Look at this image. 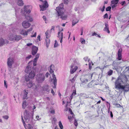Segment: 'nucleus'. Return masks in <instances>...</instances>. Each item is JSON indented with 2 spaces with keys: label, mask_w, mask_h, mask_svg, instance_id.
<instances>
[{
  "label": "nucleus",
  "mask_w": 129,
  "mask_h": 129,
  "mask_svg": "<svg viewBox=\"0 0 129 129\" xmlns=\"http://www.w3.org/2000/svg\"><path fill=\"white\" fill-rule=\"evenodd\" d=\"M35 73L33 71H31V72L29 73V78L31 79H32L35 76Z\"/></svg>",
  "instance_id": "dca6fc26"
},
{
  "label": "nucleus",
  "mask_w": 129,
  "mask_h": 129,
  "mask_svg": "<svg viewBox=\"0 0 129 129\" xmlns=\"http://www.w3.org/2000/svg\"><path fill=\"white\" fill-rule=\"evenodd\" d=\"M108 18V14L107 13L105 14L104 16V18L105 19V18Z\"/></svg>",
  "instance_id": "a18cd8bd"
},
{
  "label": "nucleus",
  "mask_w": 129,
  "mask_h": 129,
  "mask_svg": "<svg viewBox=\"0 0 129 129\" xmlns=\"http://www.w3.org/2000/svg\"><path fill=\"white\" fill-rule=\"evenodd\" d=\"M72 117L71 116H68V119L70 120L71 119H72V118H74V116L73 115H72Z\"/></svg>",
  "instance_id": "3c124183"
},
{
  "label": "nucleus",
  "mask_w": 129,
  "mask_h": 129,
  "mask_svg": "<svg viewBox=\"0 0 129 129\" xmlns=\"http://www.w3.org/2000/svg\"><path fill=\"white\" fill-rule=\"evenodd\" d=\"M80 80L81 82V85L82 84H84L88 82V80L84 78L83 77H82L80 78Z\"/></svg>",
  "instance_id": "4468645a"
},
{
  "label": "nucleus",
  "mask_w": 129,
  "mask_h": 129,
  "mask_svg": "<svg viewBox=\"0 0 129 129\" xmlns=\"http://www.w3.org/2000/svg\"><path fill=\"white\" fill-rule=\"evenodd\" d=\"M25 17L27 20H28L30 22H32L33 20V18H32V17L30 16H29V15H25Z\"/></svg>",
  "instance_id": "aec40b11"
},
{
  "label": "nucleus",
  "mask_w": 129,
  "mask_h": 129,
  "mask_svg": "<svg viewBox=\"0 0 129 129\" xmlns=\"http://www.w3.org/2000/svg\"><path fill=\"white\" fill-rule=\"evenodd\" d=\"M83 59H84L85 61H86L87 60L88 61V62H89V61L90 60V59L89 58H88V57H84Z\"/></svg>",
  "instance_id": "4c0bfd02"
},
{
  "label": "nucleus",
  "mask_w": 129,
  "mask_h": 129,
  "mask_svg": "<svg viewBox=\"0 0 129 129\" xmlns=\"http://www.w3.org/2000/svg\"><path fill=\"white\" fill-rule=\"evenodd\" d=\"M119 1V0H113L111 1V4L117 5Z\"/></svg>",
  "instance_id": "cd10ccee"
},
{
  "label": "nucleus",
  "mask_w": 129,
  "mask_h": 129,
  "mask_svg": "<svg viewBox=\"0 0 129 129\" xmlns=\"http://www.w3.org/2000/svg\"><path fill=\"white\" fill-rule=\"evenodd\" d=\"M25 30H21V31L20 33V34L22 35H23L24 34V33L25 32Z\"/></svg>",
  "instance_id": "13d9d810"
},
{
  "label": "nucleus",
  "mask_w": 129,
  "mask_h": 129,
  "mask_svg": "<svg viewBox=\"0 0 129 129\" xmlns=\"http://www.w3.org/2000/svg\"><path fill=\"white\" fill-rule=\"evenodd\" d=\"M40 35L38 36L37 37V39H38L39 40V41H40Z\"/></svg>",
  "instance_id": "69168bd1"
},
{
  "label": "nucleus",
  "mask_w": 129,
  "mask_h": 129,
  "mask_svg": "<svg viewBox=\"0 0 129 129\" xmlns=\"http://www.w3.org/2000/svg\"><path fill=\"white\" fill-rule=\"evenodd\" d=\"M5 44L4 40L2 38H0V46H3Z\"/></svg>",
  "instance_id": "b1692460"
},
{
  "label": "nucleus",
  "mask_w": 129,
  "mask_h": 129,
  "mask_svg": "<svg viewBox=\"0 0 129 129\" xmlns=\"http://www.w3.org/2000/svg\"><path fill=\"white\" fill-rule=\"evenodd\" d=\"M27 85L28 87L30 88L33 86L34 84L32 83V81H29L26 82Z\"/></svg>",
  "instance_id": "6ab92c4d"
},
{
  "label": "nucleus",
  "mask_w": 129,
  "mask_h": 129,
  "mask_svg": "<svg viewBox=\"0 0 129 129\" xmlns=\"http://www.w3.org/2000/svg\"><path fill=\"white\" fill-rule=\"evenodd\" d=\"M30 6H24V11L26 12L27 13L29 14L31 12V10L29 9V7H30Z\"/></svg>",
  "instance_id": "ddd939ff"
},
{
  "label": "nucleus",
  "mask_w": 129,
  "mask_h": 129,
  "mask_svg": "<svg viewBox=\"0 0 129 129\" xmlns=\"http://www.w3.org/2000/svg\"><path fill=\"white\" fill-rule=\"evenodd\" d=\"M69 113L71 114L72 115H74L72 111L71 110V109L70 108H69Z\"/></svg>",
  "instance_id": "37998d69"
},
{
  "label": "nucleus",
  "mask_w": 129,
  "mask_h": 129,
  "mask_svg": "<svg viewBox=\"0 0 129 129\" xmlns=\"http://www.w3.org/2000/svg\"><path fill=\"white\" fill-rule=\"evenodd\" d=\"M16 2L19 6H22L23 5V3L22 0H16Z\"/></svg>",
  "instance_id": "412c9836"
},
{
  "label": "nucleus",
  "mask_w": 129,
  "mask_h": 129,
  "mask_svg": "<svg viewBox=\"0 0 129 129\" xmlns=\"http://www.w3.org/2000/svg\"><path fill=\"white\" fill-rule=\"evenodd\" d=\"M54 66L51 64L50 66L49 72L50 73L52 74L53 79V83L54 86H53V88H56L57 85V80L55 77V75L54 74V71L52 70L53 67H54Z\"/></svg>",
  "instance_id": "7ed1b4c3"
},
{
  "label": "nucleus",
  "mask_w": 129,
  "mask_h": 129,
  "mask_svg": "<svg viewBox=\"0 0 129 129\" xmlns=\"http://www.w3.org/2000/svg\"><path fill=\"white\" fill-rule=\"evenodd\" d=\"M113 9L114 8H115L116 6V5L115 4H112L111 5Z\"/></svg>",
  "instance_id": "8fccbe9b"
},
{
  "label": "nucleus",
  "mask_w": 129,
  "mask_h": 129,
  "mask_svg": "<svg viewBox=\"0 0 129 129\" xmlns=\"http://www.w3.org/2000/svg\"><path fill=\"white\" fill-rule=\"evenodd\" d=\"M76 94V91L75 90H74L73 92L72 95L71 96V98H72V97H73V95H75Z\"/></svg>",
  "instance_id": "79ce46f5"
},
{
  "label": "nucleus",
  "mask_w": 129,
  "mask_h": 129,
  "mask_svg": "<svg viewBox=\"0 0 129 129\" xmlns=\"http://www.w3.org/2000/svg\"><path fill=\"white\" fill-rule=\"evenodd\" d=\"M105 7L104 5L103 7L101 6L99 8V9L102 12H103L104 11L105 9Z\"/></svg>",
  "instance_id": "c85d7f7f"
},
{
  "label": "nucleus",
  "mask_w": 129,
  "mask_h": 129,
  "mask_svg": "<svg viewBox=\"0 0 129 129\" xmlns=\"http://www.w3.org/2000/svg\"><path fill=\"white\" fill-rule=\"evenodd\" d=\"M113 73V71L112 70H110L107 73V75L109 76H111L112 74Z\"/></svg>",
  "instance_id": "473e14b6"
},
{
  "label": "nucleus",
  "mask_w": 129,
  "mask_h": 129,
  "mask_svg": "<svg viewBox=\"0 0 129 129\" xmlns=\"http://www.w3.org/2000/svg\"><path fill=\"white\" fill-rule=\"evenodd\" d=\"M44 90L46 91L47 92H49L50 91V90L49 89V87L47 86H45L44 88Z\"/></svg>",
  "instance_id": "c756f323"
},
{
  "label": "nucleus",
  "mask_w": 129,
  "mask_h": 129,
  "mask_svg": "<svg viewBox=\"0 0 129 129\" xmlns=\"http://www.w3.org/2000/svg\"><path fill=\"white\" fill-rule=\"evenodd\" d=\"M80 42L82 44H84L85 43V40L82 38H81L80 39Z\"/></svg>",
  "instance_id": "7c9ffc66"
},
{
  "label": "nucleus",
  "mask_w": 129,
  "mask_h": 129,
  "mask_svg": "<svg viewBox=\"0 0 129 129\" xmlns=\"http://www.w3.org/2000/svg\"><path fill=\"white\" fill-rule=\"evenodd\" d=\"M111 9V7L110 6H109L108 7H107L106 8V11H110Z\"/></svg>",
  "instance_id": "ea45409f"
},
{
  "label": "nucleus",
  "mask_w": 129,
  "mask_h": 129,
  "mask_svg": "<svg viewBox=\"0 0 129 129\" xmlns=\"http://www.w3.org/2000/svg\"><path fill=\"white\" fill-rule=\"evenodd\" d=\"M59 126L61 129H63V127L61 121H60L59 122Z\"/></svg>",
  "instance_id": "72a5a7b5"
},
{
  "label": "nucleus",
  "mask_w": 129,
  "mask_h": 129,
  "mask_svg": "<svg viewBox=\"0 0 129 129\" xmlns=\"http://www.w3.org/2000/svg\"><path fill=\"white\" fill-rule=\"evenodd\" d=\"M23 35L24 36L27 35V32L26 31H25Z\"/></svg>",
  "instance_id": "4d7b16f0"
},
{
  "label": "nucleus",
  "mask_w": 129,
  "mask_h": 129,
  "mask_svg": "<svg viewBox=\"0 0 129 129\" xmlns=\"http://www.w3.org/2000/svg\"><path fill=\"white\" fill-rule=\"evenodd\" d=\"M105 26L104 29V30L107 32L108 33H109L110 32L109 30V27L108 25L106 23H105Z\"/></svg>",
  "instance_id": "f3484780"
},
{
  "label": "nucleus",
  "mask_w": 129,
  "mask_h": 129,
  "mask_svg": "<svg viewBox=\"0 0 129 129\" xmlns=\"http://www.w3.org/2000/svg\"><path fill=\"white\" fill-rule=\"evenodd\" d=\"M4 86L7 88V86L5 80H4Z\"/></svg>",
  "instance_id": "5fc2aeb1"
},
{
  "label": "nucleus",
  "mask_w": 129,
  "mask_h": 129,
  "mask_svg": "<svg viewBox=\"0 0 129 129\" xmlns=\"http://www.w3.org/2000/svg\"><path fill=\"white\" fill-rule=\"evenodd\" d=\"M113 69H114L116 70L117 71H119V70H118V69H119V70H121L122 69L121 67H116L114 66V67L113 68Z\"/></svg>",
  "instance_id": "a878e982"
},
{
  "label": "nucleus",
  "mask_w": 129,
  "mask_h": 129,
  "mask_svg": "<svg viewBox=\"0 0 129 129\" xmlns=\"http://www.w3.org/2000/svg\"><path fill=\"white\" fill-rule=\"evenodd\" d=\"M122 49L120 48L119 49L118 52L117 54L118 57L117 59L119 60H120L122 58Z\"/></svg>",
  "instance_id": "9d476101"
},
{
  "label": "nucleus",
  "mask_w": 129,
  "mask_h": 129,
  "mask_svg": "<svg viewBox=\"0 0 129 129\" xmlns=\"http://www.w3.org/2000/svg\"><path fill=\"white\" fill-rule=\"evenodd\" d=\"M40 54L37 53L36 55L35 58H34V60L33 61V64L34 66H36L37 64V61L39 57Z\"/></svg>",
  "instance_id": "9b49d317"
},
{
  "label": "nucleus",
  "mask_w": 129,
  "mask_h": 129,
  "mask_svg": "<svg viewBox=\"0 0 129 129\" xmlns=\"http://www.w3.org/2000/svg\"><path fill=\"white\" fill-rule=\"evenodd\" d=\"M39 118V116H37L36 117V119H37V120H40V119H41L40 118L39 119H38Z\"/></svg>",
  "instance_id": "0e129e2a"
},
{
  "label": "nucleus",
  "mask_w": 129,
  "mask_h": 129,
  "mask_svg": "<svg viewBox=\"0 0 129 129\" xmlns=\"http://www.w3.org/2000/svg\"><path fill=\"white\" fill-rule=\"evenodd\" d=\"M58 36L57 37L58 38L59 37L60 38H61L60 42L61 43L62 42V39L63 38V33H61L60 32H58Z\"/></svg>",
  "instance_id": "2eb2a0df"
},
{
  "label": "nucleus",
  "mask_w": 129,
  "mask_h": 129,
  "mask_svg": "<svg viewBox=\"0 0 129 129\" xmlns=\"http://www.w3.org/2000/svg\"><path fill=\"white\" fill-rule=\"evenodd\" d=\"M71 69L70 70V73L71 74H73L78 69V67L77 66H75L74 67V66L73 65H71Z\"/></svg>",
  "instance_id": "f8f14e48"
},
{
  "label": "nucleus",
  "mask_w": 129,
  "mask_h": 129,
  "mask_svg": "<svg viewBox=\"0 0 129 129\" xmlns=\"http://www.w3.org/2000/svg\"><path fill=\"white\" fill-rule=\"evenodd\" d=\"M26 91L25 90L24 91V95H23V99H27L28 98V97L27 96L28 94V90H27Z\"/></svg>",
  "instance_id": "4be33fe9"
},
{
  "label": "nucleus",
  "mask_w": 129,
  "mask_h": 129,
  "mask_svg": "<svg viewBox=\"0 0 129 129\" xmlns=\"http://www.w3.org/2000/svg\"><path fill=\"white\" fill-rule=\"evenodd\" d=\"M33 29V28L32 27L30 28H29V29H28L27 32H28L30 31H31Z\"/></svg>",
  "instance_id": "bf43d9fd"
},
{
  "label": "nucleus",
  "mask_w": 129,
  "mask_h": 129,
  "mask_svg": "<svg viewBox=\"0 0 129 129\" xmlns=\"http://www.w3.org/2000/svg\"><path fill=\"white\" fill-rule=\"evenodd\" d=\"M64 3L65 4H67L68 2V0H64Z\"/></svg>",
  "instance_id": "603ef678"
},
{
  "label": "nucleus",
  "mask_w": 129,
  "mask_h": 129,
  "mask_svg": "<svg viewBox=\"0 0 129 129\" xmlns=\"http://www.w3.org/2000/svg\"><path fill=\"white\" fill-rule=\"evenodd\" d=\"M74 124L76 126L78 125V123H77V121L75 119V121H74Z\"/></svg>",
  "instance_id": "09e8293b"
},
{
  "label": "nucleus",
  "mask_w": 129,
  "mask_h": 129,
  "mask_svg": "<svg viewBox=\"0 0 129 129\" xmlns=\"http://www.w3.org/2000/svg\"><path fill=\"white\" fill-rule=\"evenodd\" d=\"M92 82H91L89 83L87 85V87L88 88H91L92 86Z\"/></svg>",
  "instance_id": "f704fd0d"
},
{
  "label": "nucleus",
  "mask_w": 129,
  "mask_h": 129,
  "mask_svg": "<svg viewBox=\"0 0 129 129\" xmlns=\"http://www.w3.org/2000/svg\"><path fill=\"white\" fill-rule=\"evenodd\" d=\"M21 119H22V121L23 122V125L25 126V122L24 121V120L23 119V117L22 116H21Z\"/></svg>",
  "instance_id": "de8ad7c7"
},
{
  "label": "nucleus",
  "mask_w": 129,
  "mask_h": 129,
  "mask_svg": "<svg viewBox=\"0 0 129 129\" xmlns=\"http://www.w3.org/2000/svg\"><path fill=\"white\" fill-rule=\"evenodd\" d=\"M31 71H32L31 70V68L29 66H27L25 70V72L27 73H29Z\"/></svg>",
  "instance_id": "a211bd4d"
},
{
  "label": "nucleus",
  "mask_w": 129,
  "mask_h": 129,
  "mask_svg": "<svg viewBox=\"0 0 129 129\" xmlns=\"http://www.w3.org/2000/svg\"><path fill=\"white\" fill-rule=\"evenodd\" d=\"M49 74L48 72H47L46 74L45 75L46 77H48V76Z\"/></svg>",
  "instance_id": "e2e57ef3"
},
{
  "label": "nucleus",
  "mask_w": 129,
  "mask_h": 129,
  "mask_svg": "<svg viewBox=\"0 0 129 129\" xmlns=\"http://www.w3.org/2000/svg\"><path fill=\"white\" fill-rule=\"evenodd\" d=\"M14 59L13 58L10 57L8 58L7 64L8 68L11 69L12 65L14 64Z\"/></svg>",
  "instance_id": "39448f33"
},
{
  "label": "nucleus",
  "mask_w": 129,
  "mask_h": 129,
  "mask_svg": "<svg viewBox=\"0 0 129 129\" xmlns=\"http://www.w3.org/2000/svg\"><path fill=\"white\" fill-rule=\"evenodd\" d=\"M31 56H32L31 55H29L26 57V59L27 60L29 59L31 57Z\"/></svg>",
  "instance_id": "49530a36"
},
{
  "label": "nucleus",
  "mask_w": 129,
  "mask_h": 129,
  "mask_svg": "<svg viewBox=\"0 0 129 129\" xmlns=\"http://www.w3.org/2000/svg\"><path fill=\"white\" fill-rule=\"evenodd\" d=\"M43 5H40V7L41 9L40 10L43 11L46 10V9L48 7V4L47 1H43Z\"/></svg>",
  "instance_id": "423d86ee"
},
{
  "label": "nucleus",
  "mask_w": 129,
  "mask_h": 129,
  "mask_svg": "<svg viewBox=\"0 0 129 129\" xmlns=\"http://www.w3.org/2000/svg\"><path fill=\"white\" fill-rule=\"evenodd\" d=\"M3 117L5 119H8L9 118V116L8 115H5L3 116Z\"/></svg>",
  "instance_id": "a19ab883"
},
{
  "label": "nucleus",
  "mask_w": 129,
  "mask_h": 129,
  "mask_svg": "<svg viewBox=\"0 0 129 129\" xmlns=\"http://www.w3.org/2000/svg\"><path fill=\"white\" fill-rule=\"evenodd\" d=\"M24 117L25 120V121L30 124H28L27 127L28 129H34L33 128L31 125V124H33V114L30 113L26 111L24 113Z\"/></svg>",
  "instance_id": "f257e3e1"
},
{
  "label": "nucleus",
  "mask_w": 129,
  "mask_h": 129,
  "mask_svg": "<svg viewBox=\"0 0 129 129\" xmlns=\"http://www.w3.org/2000/svg\"><path fill=\"white\" fill-rule=\"evenodd\" d=\"M75 77V76L72 79L70 80V81L72 83H73L75 81L76 78V77Z\"/></svg>",
  "instance_id": "58836bf2"
},
{
  "label": "nucleus",
  "mask_w": 129,
  "mask_h": 129,
  "mask_svg": "<svg viewBox=\"0 0 129 129\" xmlns=\"http://www.w3.org/2000/svg\"><path fill=\"white\" fill-rule=\"evenodd\" d=\"M125 3V2L124 1L120 3L122 6H123Z\"/></svg>",
  "instance_id": "680f3d73"
},
{
  "label": "nucleus",
  "mask_w": 129,
  "mask_h": 129,
  "mask_svg": "<svg viewBox=\"0 0 129 129\" xmlns=\"http://www.w3.org/2000/svg\"><path fill=\"white\" fill-rule=\"evenodd\" d=\"M22 25L24 28H27L30 26V24L28 22L25 21L22 22Z\"/></svg>",
  "instance_id": "6e6552de"
},
{
  "label": "nucleus",
  "mask_w": 129,
  "mask_h": 129,
  "mask_svg": "<svg viewBox=\"0 0 129 129\" xmlns=\"http://www.w3.org/2000/svg\"><path fill=\"white\" fill-rule=\"evenodd\" d=\"M45 41L46 43V47L47 48H48L50 43V40L48 38H46V39H45Z\"/></svg>",
  "instance_id": "5701e85b"
},
{
  "label": "nucleus",
  "mask_w": 129,
  "mask_h": 129,
  "mask_svg": "<svg viewBox=\"0 0 129 129\" xmlns=\"http://www.w3.org/2000/svg\"><path fill=\"white\" fill-rule=\"evenodd\" d=\"M49 31H50L49 30H47L45 33L46 38H49L50 37V35L48 34V33L49 32Z\"/></svg>",
  "instance_id": "bb28decb"
},
{
  "label": "nucleus",
  "mask_w": 129,
  "mask_h": 129,
  "mask_svg": "<svg viewBox=\"0 0 129 129\" xmlns=\"http://www.w3.org/2000/svg\"><path fill=\"white\" fill-rule=\"evenodd\" d=\"M9 38L10 40L11 41L15 40L17 41H18L21 39V36L19 35H15V36L12 35L10 36Z\"/></svg>",
  "instance_id": "0eeeda50"
},
{
  "label": "nucleus",
  "mask_w": 129,
  "mask_h": 129,
  "mask_svg": "<svg viewBox=\"0 0 129 129\" xmlns=\"http://www.w3.org/2000/svg\"><path fill=\"white\" fill-rule=\"evenodd\" d=\"M50 112L51 113L54 114L55 113V111L54 109H52L50 111Z\"/></svg>",
  "instance_id": "6e6d98bb"
},
{
  "label": "nucleus",
  "mask_w": 129,
  "mask_h": 129,
  "mask_svg": "<svg viewBox=\"0 0 129 129\" xmlns=\"http://www.w3.org/2000/svg\"><path fill=\"white\" fill-rule=\"evenodd\" d=\"M29 76H25V80L27 82L29 81Z\"/></svg>",
  "instance_id": "c9c22d12"
},
{
  "label": "nucleus",
  "mask_w": 129,
  "mask_h": 129,
  "mask_svg": "<svg viewBox=\"0 0 129 129\" xmlns=\"http://www.w3.org/2000/svg\"><path fill=\"white\" fill-rule=\"evenodd\" d=\"M36 34H37V33L35 32L34 33V35H31V36L32 37H36Z\"/></svg>",
  "instance_id": "864d4df0"
},
{
  "label": "nucleus",
  "mask_w": 129,
  "mask_h": 129,
  "mask_svg": "<svg viewBox=\"0 0 129 129\" xmlns=\"http://www.w3.org/2000/svg\"><path fill=\"white\" fill-rule=\"evenodd\" d=\"M97 34L95 33H94L92 35V36H97Z\"/></svg>",
  "instance_id": "338daca9"
},
{
  "label": "nucleus",
  "mask_w": 129,
  "mask_h": 129,
  "mask_svg": "<svg viewBox=\"0 0 129 129\" xmlns=\"http://www.w3.org/2000/svg\"><path fill=\"white\" fill-rule=\"evenodd\" d=\"M63 5L61 4L59 5V7H56V10L58 13V16H60V18L62 20H66L67 19V15H64V12L63 11Z\"/></svg>",
  "instance_id": "f03ea898"
},
{
  "label": "nucleus",
  "mask_w": 129,
  "mask_h": 129,
  "mask_svg": "<svg viewBox=\"0 0 129 129\" xmlns=\"http://www.w3.org/2000/svg\"><path fill=\"white\" fill-rule=\"evenodd\" d=\"M43 20L45 22V23H47L46 22V20H47V18L46 16H43L42 17Z\"/></svg>",
  "instance_id": "c03bdc74"
},
{
  "label": "nucleus",
  "mask_w": 129,
  "mask_h": 129,
  "mask_svg": "<svg viewBox=\"0 0 129 129\" xmlns=\"http://www.w3.org/2000/svg\"><path fill=\"white\" fill-rule=\"evenodd\" d=\"M32 45V44L31 43H29L27 44V46H30Z\"/></svg>",
  "instance_id": "774afa93"
},
{
  "label": "nucleus",
  "mask_w": 129,
  "mask_h": 129,
  "mask_svg": "<svg viewBox=\"0 0 129 129\" xmlns=\"http://www.w3.org/2000/svg\"><path fill=\"white\" fill-rule=\"evenodd\" d=\"M45 77L43 74H39L37 75L36 80L39 83H42L45 80Z\"/></svg>",
  "instance_id": "20e7f679"
},
{
  "label": "nucleus",
  "mask_w": 129,
  "mask_h": 129,
  "mask_svg": "<svg viewBox=\"0 0 129 129\" xmlns=\"http://www.w3.org/2000/svg\"><path fill=\"white\" fill-rule=\"evenodd\" d=\"M79 21V20L76 19H75L73 20L72 23V25L73 26H74Z\"/></svg>",
  "instance_id": "393cba45"
},
{
  "label": "nucleus",
  "mask_w": 129,
  "mask_h": 129,
  "mask_svg": "<svg viewBox=\"0 0 129 129\" xmlns=\"http://www.w3.org/2000/svg\"><path fill=\"white\" fill-rule=\"evenodd\" d=\"M55 43L54 46V47H57L58 46L57 42L56 40H55Z\"/></svg>",
  "instance_id": "e433bc0d"
},
{
  "label": "nucleus",
  "mask_w": 129,
  "mask_h": 129,
  "mask_svg": "<svg viewBox=\"0 0 129 129\" xmlns=\"http://www.w3.org/2000/svg\"><path fill=\"white\" fill-rule=\"evenodd\" d=\"M26 102L25 101H23L22 103V106L23 108L24 109L26 106Z\"/></svg>",
  "instance_id": "2f4dec72"
},
{
  "label": "nucleus",
  "mask_w": 129,
  "mask_h": 129,
  "mask_svg": "<svg viewBox=\"0 0 129 129\" xmlns=\"http://www.w3.org/2000/svg\"><path fill=\"white\" fill-rule=\"evenodd\" d=\"M89 69L90 70L91 68V64L89 63Z\"/></svg>",
  "instance_id": "052dcab7"
},
{
  "label": "nucleus",
  "mask_w": 129,
  "mask_h": 129,
  "mask_svg": "<svg viewBox=\"0 0 129 129\" xmlns=\"http://www.w3.org/2000/svg\"><path fill=\"white\" fill-rule=\"evenodd\" d=\"M38 50V48L36 46H33L32 48L31 53L32 55H35L36 54Z\"/></svg>",
  "instance_id": "1a4fd4ad"
}]
</instances>
